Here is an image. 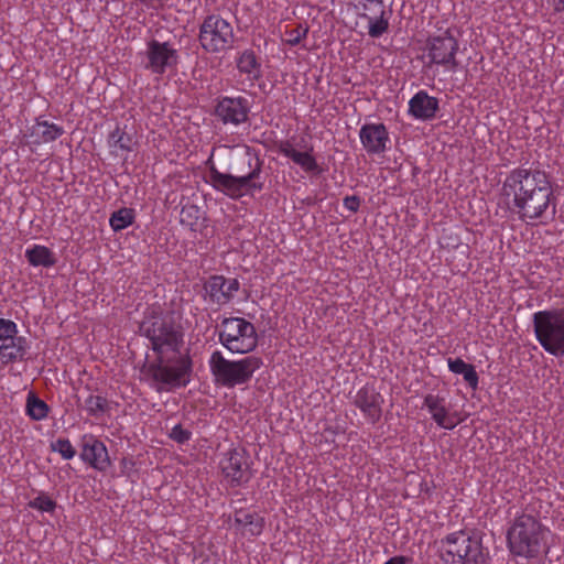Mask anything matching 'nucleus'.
I'll return each mask as SVG.
<instances>
[{
	"label": "nucleus",
	"mask_w": 564,
	"mask_h": 564,
	"mask_svg": "<svg viewBox=\"0 0 564 564\" xmlns=\"http://www.w3.org/2000/svg\"><path fill=\"white\" fill-rule=\"evenodd\" d=\"M198 208L194 205L184 206L181 210V223L193 227L198 219Z\"/></svg>",
	"instance_id": "c9c22d12"
},
{
	"label": "nucleus",
	"mask_w": 564,
	"mask_h": 564,
	"mask_svg": "<svg viewBox=\"0 0 564 564\" xmlns=\"http://www.w3.org/2000/svg\"><path fill=\"white\" fill-rule=\"evenodd\" d=\"M48 404L34 392H29L25 402V414L33 421H43L48 416Z\"/></svg>",
	"instance_id": "c85d7f7f"
},
{
	"label": "nucleus",
	"mask_w": 564,
	"mask_h": 564,
	"mask_svg": "<svg viewBox=\"0 0 564 564\" xmlns=\"http://www.w3.org/2000/svg\"><path fill=\"white\" fill-rule=\"evenodd\" d=\"M25 258L30 265L52 268L56 263L55 253L46 246L32 245L25 249Z\"/></svg>",
	"instance_id": "a878e982"
},
{
	"label": "nucleus",
	"mask_w": 564,
	"mask_h": 564,
	"mask_svg": "<svg viewBox=\"0 0 564 564\" xmlns=\"http://www.w3.org/2000/svg\"><path fill=\"white\" fill-rule=\"evenodd\" d=\"M554 14H564V0H546Z\"/></svg>",
	"instance_id": "58836bf2"
},
{
	"label": "nucleus",
	"mask_w": 564,
	"mask_h": 564,
	"mask_svg": "<svg viewBox=\"0 0 564 564\" xmlns=\"http://www.w3.org/2000/svg\"><path fill=\"white\" fill-rule=\"evenodd\" d=\"M536 341L550 355L564 356V308L538 311L532 315Z\"/></svg>",
	"instance_id": "39448f33"
},
{
	"label": "nucleus",
	"mask_w": 564,
	"mask_h": 564,
	"mask_svg": "<svg viewBox=\"0 0 564 564\" xmlns=\"http://www.w3.org/2000/svg\"><path fill=\"white\" fill-rule=\"evenodd\" d=\"M63 133L62 126L36 118L32 124L26 126L23 138L29 145L39 147L57 140Z\"/></svg>",
	"instance_id": "aec40b11"
},
{
	"label": "nucleus",
	"mask_w": 564,
	"mask_h": 564,
	"mask_svg": "<svg viewBox=\"0 0 564 564\" xmlns=\"http://www.w3.org/2000/svg\"><path fill=\"white\" fill-rule=\"evenodd\" d=\"M408 563V558L405 556H393L391 558H389L386 563L383 564H406Z\"/></svg>",
	"instance_id": "ea45409f"
},
{
	"label": "nucleus",
	"mask_w": 564,
	"mask_h": 564,
	"mask_svg": "<svg viewBox=\"0 0 564 564\" xmlns=\"http://www.w3.org/2000/svg\"><path fill=\"white\" fill-rule=\"evenodd\" d=\"M19 328L12 319L0 318V362L9 365L24 358L28 340L19 336Z\"/></svg>",
	"instance_id": "ddd939ff"
},
{
	"label": "nucleus",
	"mask_w": 564,
	"mask_h": 564,
	"mask_svg": "<svg viewBox=\"0 0 564 564\" xmlns=\"http://www.w3.org/2000/svg\"><path fill=\"white\" fill-rule=\"evenodd\" d=\"M237 68L241 75H246L247 80L251 84L261 77V65L251 50L240 53L237 58Z\"/></svg>",
	"instance_id": "393cba45"
},
{
	"label": "nucleus",
	"mask_w": 564,
	"mask_h": 564,
	"mask_svg": "<svg viewBox=\"0 0 564 564\" xmlns=\"http://www.w3.org/2000/svg\"><path fill=\"white\" fill-rule=\"evenodd\" d=\"M234 28L218 14L207 15L199 26L198 41L207 53H220L232 46Z\"/></svg>",
	"instance_id": "9d476101"
},
{
	"label": "nucleus",
	"mask_w": 564,
	"mask_h": 564,
	"mask_svg": "<svg viewBox=\"0 0 564 564\" xmlns=\"http://www.w3.org/2000/svg\"><path fill=\"white\" fill-rule=\"evenodd\" d=\"M80 457L99 471H105L110 466L106 445L93 434L83 435Z\"/></svg>",
	"instance_id": "412c9836"
},
{
	"label": "nucleus",
	"mask_w": 564,
	"mask_h": 564,
	"mask_svg": "<svg viewBox=\"0 0 564 564\" xmlns=\"http://www.w3.org/2000/svg\"><path fill=\"white\" fill-rule=\"evenodd\" d=\"M262 365L263 361L258 356L251 355L238 360H230L220 350L213 351L208 359L215 383L225 388L248 383Z\"/></svg>",
	"instance_id": "20e7f679"
},
{
	"label": "nucleus",
	"mask_w": 564,
	"mask_h": 564,
	"mask_svg": "<svg viewBox=\"0 0 564 564\" xmlns=\"http://www.w3.org/2000/svg\"><path fill=\"white\" fill-rule=\"evenodd\" d=\"M360 203V198L356 195L346 196L343 199L344 207L351 213H357L359 210Z\"/></svg>",
	"instance_id": "4c0bfd02"
},
{
	"label": "nucleus",
	"mask_w": 564,
	"mask_h": 564,
	"mask_svg": "<svg viewBox=\"0 0 564 564\" xmlns=\"http://www.w3.org/2000/svg\"><path fill=\"white\" fill-rule=\"evenodd\" d=\"M549 529L532 514L521 513L514 518L507 531V545L514 556L538 557L546 549Z\"/></svg>",
	"instance_id": "f03ea898"
},
{
	"label": "nucleus",
	"mask_w": 564,
	"mask_h": 564,
	"mask_svg": "<svg viewBox=\"0 0 564 564\" xmlns=\"http://www.w3.org/2000/svg\"><path fill=\"white\" fill-rule=\"evenodd\" d=\"M384 399L373 386L365 384L354 397V404L360 410L366 421L376 424L382 415V404Z\"/></svg>",
	"instance_id": "f3484780"
},
{
	"label": "nucleus",
	"mask_w": 564,
	"mask_h": 564,
	"mask_svg": "<svg viewBox=\"0 0 564 564\" xmlns=\"http://www.w3.org/2000/svg\"><path fill=\"white\" fill-rule=\"evenodd\" d=\"M84 408L86 412L94 417H99L110 410L109 401L102 395L90 394L86 400Z\"/></svg>",
	"instance_id": "2f4dec72"
},
{
	"label": "nucleus",
	"mask_w": 564,
	"mask_h": 564,
	"mask_svg": "<svg viewBox=\"0 0 564 564\" xmlns=\"http://www.w3.org/2000/svg\"><path fill=\"white\" fill-rule=\"evenodd\" d=\"M239 288L237 279H227L224 275H212L204 283L206 300L218 306L228 304Z\"/></svg>",
	"instance_id": "a211bd4d"
},
{
	"label": "nucleus",
	"mask_w": 564,
	"mask_h": 564,
	"mask_svg": "<svg viewBox=\"0 0 564 564\" xmlns=\"http://www.w3.org/2000/svg\"><path fill=\"white\" fill-rule=\"evenodd\" d=\"M359 139L369 154H381L388 149L389 132L383 123H366L359 130Z\"/></svg>",
	"instance_id": "4be33fe9"
},
{
	"label": "nucleus",
	"mask_w": 564,
	"mask_h": 564,
	"mask_svg": "<svg viewBox=\"0 0 564 564\" xmlns=\"http://www.w3.org/2000/svg\"><path fill=\"white\" fill-rule=\"evenodd\" d=\"M178 52L169 42L151 40L147 44L144 68L154 75H163L176 68Z\"/></svg>",
	"instance_id": "2eb2a0df"
},
{
	"label": "nucleus",
	"mask_w": 564,
	"mask_h": 564,
	"mask_svg": "<svg viewBox=\"0 0 564 564\" xmlns=\"http://www.w3.org/2000/svg\"><path fill=\"white\" fill-rule=\"evenodd\" d=\"M235 523L246 529V531L252 536L260 535L264 527L263 518L250 512L236 513Z\"/></svg>",
	"instance_id": "c756f323"
},
{
	"label": "nucleus",
	"mask_w": 564,
	"mask_h": 564,
	"mask_svg": "<svg viewBox=\"0 0 564 564\" xmlns=\"http://www.w3.org/2000/svg\"><path fill=\"white\" fill-rule=\"evenodd\" d=\"M250 172L242 176H234L219 172L216 167L209 170V181L214 188L223 192L230 198L238 199L245 195H252L254 192H260L263 188V182L260 181L261 163L256 162L251 166L249 161Z\"/></svg>",
	"instance_id": "0eeeda50"
},
{
	"label": "nucleus",
	"mask_w": 564,
	"mask_h": 564,
	"mask_svg": "<svg viewBox=\"0 0 564 564\" xmlns=\"http://www.w3.org/2000/svg\"><path fill=\"white\" fill-rule=\"evenodd\" d=\"M447 366L453 373L462 375L471 389L478 388L479 377L473 365L467 364L462 358H448Z\"/></svg>",
	"instance_id": "bb28decb"
},
{
	"label": "nucleus",
	"mask_w": 564,
	"mask_h": 564,
	"mask_svg": "<svg viewBox=\"0 0 564 564\" xmlns=\"http://www.w3.org/2000/svg\"><path fill=\"white\" fill-rule=\"evenodd\" d=\"M438 553L444 564H488L489 552L481 540L468 530L448 533L438 542Z\"/></svg>",
	"instance_id": "7ed1b4c3"
},
{
	"label": "nucleus",
	"mask_w": 564,
	"mask_h": 564,
	"mask_svg": "<svg viewBox=\"0 0 564 564\" xmlns=\"http://www.w3.org/2000/svg\"><path fill=\"white\" fill-rule=\"evenodd\" d=\"M307 33L308 28L303 24H299L294 29L285 30L286 39L284 41L290 46H296L307 36Z\"/></svg>",
	"instance_id": "f704fd0d"
},
{
	"label": "nucleus",
	"mask_w": 564,
	"mask_h": 564,
	"mask_svg": "<svg viewBox=\"0 0 564 564\" xmlns=\"http://www.w3.org/2000/svg\"><path fill=\"white\" fill-rule=\"evenodd\" d=\"M250 101L242 96H223L216 100L215 117L225 126L238 127L249 119Z\"/></svg>",
	"instance_id": "dca6fc26"
},
{
	"label": "nucleus",
	"mask_w": 564,
	"mask_h": 564,
	"mask_svg": "<svg viewBox=\"0 0 564 564\" xmlns=\"http://www.w3.org/2000/svg\"><path fill=\"white\" fill-rule=\"evenodd\" d=\"M218 340L231 354H249L258 346L254 325L243 317L223 318Z\"/></svg>",
	"instance_id": "423d86ee"
},
{
	"label": "nucleus",
	"mask_w": 564,
	"mask_h": 564,
	"mask_svg": "<svg viewBox=\"0 0 564 564\" xmlns=\"http://www.w3.org/2000/svg\"><path fill=\"white\" fill-rule=\"evenodd\" d=\"M218 465L223 480L231 488L247 484L252 477L248 455L242 448L231 447L223 453Z\"/></svg>",
	"instance_id": "9b49d317"
},
{
	"label": "nucleus",
	"mask_w": 564,
	"mask_h": 564,
	"mask_svg": "<svg viewBox=\"0 0 564 564\" xmlns=\"http://www.w3.org/2000/svg\"><path fill=\"white\" fill-rule=\"evenodd\" d=\"M134 218V210L123 207L111 214L109 225L113 231L118 232L131 226Z\"/></svg>",
	"instance_id": "7c9ffc66"
},
{
	"label": "nucleus",
	"mask_w": 564,
	"mask_h": 564,
	"mask_svg": "<svg viewBox=\"0 0 564 564\" xmlns=\"http://www.w3.org/2000/svg\"><path fill=\"white\" fill-rule=\"evenodd\" d=\"M53 452H57L64 459H72L76 455V451L68 438H57L51 445Z\"/></svg>",
	"instance_id": "72a5a7b5"
},
{
	"label": "nucleus",
	"mask_w": 564,
	"mask_h": 564,
	"mask_svg": "<svg viewBox=\"0 0 564 564\" xmlns=\"http://www.w3.org/2000/svg\"><path fill=\"white\" fill-rule=\"evenodd\" d=\"M422 408L427 411L432 421L440 429L452 431L465 421L462 413L453 409L446 395L441 393H426Z\"/></svg>",
	"instance_id": "4468645a"
},
{
	"label": "nucleus",
	"mask_w": 564,
	"mask_h": 564,
	"mask_svg": "<svg viewBox=\"0 0 564 564\" xmlns=\"http://www.w3.org/2000/svg\"><path fill=\"white\" fill-rule=\"evenodd\" d=\"M501 194L508 209L528 225L545 224L556 208L551 177L540 167H516L505 177Z\"/></svg>",
	"instance_id": "f257e3e1"
},
{
	"label": "nucleus",
	"mask_w": 564,
	"mask_h": 564,
	"mask_svg": "<svg viewBox=\"0 0 564 564\" xmlns=\"http://www.w3.org/2000/svg\"><path fill=\"white\" fill-rule=\"evenodd\" d=\"M377 15L371 17L366 13L361 18L368 21V34L372 39L382 36L389 29L390 11H387L382 1L377 2Z\"/></svg>",
	"instance_id": "b1692460"
},
{
	"label": "nucleus",
	"mask_w": 564,
	"mask_h": 564,
	"mask_svg": "<svg viewBox=\"0 0 564 564\" xmlns=\"http://www.w3.org/2000/svg\"><path fill=\"white\" fill-rule=\"evenodd\" d=\"M171 440L178 444H185L192 437V432L187 429H184L181 424H177L172 427L169 433Z\"/></svg>",
	"instance_id": "e433bc0d"
},
{
	"label": "nucleus",
	"mask_w": 564,
	"mask_h": 564,
	"mask_svg": "<svg viewBox=\"0 0 564 564\" xmlns=\"http://www.w3.org/2000/svg\"><path fill=\"white\" fill-rule=\"evenodd\" d=\"M148 372L162 386L158 391L186 387L192 372V361L187 356H178L171 360H165L164 356H161L149 365Z\"/></svg>",
	"instance_id": "6e6552de"
},
{
	"label": "nucleus",
	"mask_w": 564,
	"mask_h": 564,
	"mask_svg": "<svg viewBox=\"0 0 564 564\" xmlns=\"http://www.w3.org/2000/svg\"><path fill=\"white\" fill-rule=\"evenodd\" d=\"M278 152L290 159L294 164L301 167L303 172L311 175H319L323 169L319 166L316 158L313 154L312 145H304V151H299L294 148L291 140H281L278 144Z\"/></svg>",
	"instance_id": "6ab92c4d"
},
{
	"label": "nucleus",
	"mask_w": 564,
	"mask_h": 564,
	"mask_svg": "<svg viewBox=\"0 0 564 564\" xmlns=\"http://www.w3.org/2000/svg\"><path fill=\"white\" fill-rule=\"evenodd\" d=\"M438 110V98L429 95V93L423 89L415 93L408 102V113L416 120H433Z\"/></svg>",
	"instance_id": "5701e85b"
},
{
	"label": "nucleus",
	"mask_w": 564,
	"mask_h": 564,
	"mask_svg": "<svg viewBox=\"0 0 564 564\" xmlns=\"http://www.w3.org/2000/svg\"><path fill=\"white\" fill-rule=\"evenodd\" d=\"M28 506L40 512L53 513L57 508V502L47 492L41 491L34 499L29 501Z\"/></svg>",
	"instance_id": "473e14b6"
},
{
	"label": "nucleus",
	"mask_w": 564,
	"mask_h": 564,
	"mask_svg": "<svg viewBox=\"0 0 564 564\" xmlns=\"http://www.w3.org/2000/svg\"><path fill=\"white\" fill-rule=\"evenodd\" d=\"M108 144L111 149V153L115 155H123L133 151V138L121 130L120 128H116L108 138Z\"/></svg>",
	"instance_id": "cd10ccee"
},
{
	"label": "nucleus",
	"mask_w": 564,
	"mask_h": 564,
	"mask_svg": "<svg viewBox=\"0 0 564 564\" xmlns=\"http://www.w3.org/2000/svg\"><path fill=\"white\" fill-rule=\"evenodd\" d=\"M458 47L457 39L448 29L442 34L430 36L425 46L429 65H438L452 72L456 70L458 66L456 61Z\"/></svg>",
	"instance_id": "f8f14e48"
},
{
	"label": "nucleus",
	"mask_w": 564,
	"mask_h": 564,
	"mask_svg": "<svg viewBox=\"0 0 564 564\" xmlns=\"http://www.w3.org/2000/svg\"><path fill=\"white\" fill-rule=\"evenodd\" d=\"M140 332L150 340L158 357L170 351L178 352L183 343V333L165 319L144 321L140 325Z\"/></svg>",
	"instance_id": "1a4fd4ad"
}]
</instances>
